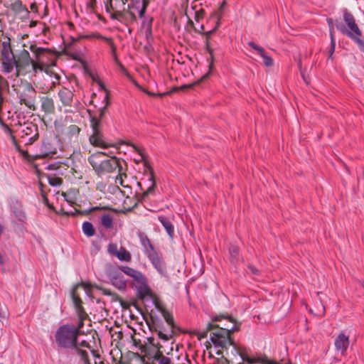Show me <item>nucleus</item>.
I'll return each mask as SVG.
<instances>
[{
	"label": "nucleus",
	"mask_w": 364,
	"mask_h": 364,
	"mask_svg": "<svg viewBox=\"0 0 364 364\" xmlns=\"http://www.w3.org/2000/svg\"><path fill=\"white\" fill-rule=\"evenodd\" d=\"M342 12L346 24L338 19H336L334 23L332 18H328L326 21L329 31H334V27H336L337 30L342 34L347 36L353 41L358 45L360 51L364 52V41L360 38L362 31L357 25L354 16L347 9H344Z\"/></svg>",
	"instance_id": "obj_1"
},
{
	"label": "nucleus",
	"mask_w": 364,
	"mask_h": 364,
	"mask_svg": "<svg viewBox=\"0 0 364 364\" xmlns=\"http://www.w3.org/2000/svg\"><path fill=\"white\" fill-rule=\"evenodd\" d=\"M105 152L97 151L91 154L87 159L97 176L111 173L117 170L118 172L123 171L122 163H125L124 161L115 156L111 159H105Z\"/></svg>",
	"instance_id": "obj_2"
},
{
	"label": "nucleus",
	"mask_w": 364,
	"mask_h": 364,
	"mask_svg": "<svg viewBox=\"0 0 364 364\" xmlns=\"http://www.w3.org/2000/svg\"><path fill=\"white\" fill-rule=\"evenodd\" d=\"M240 329V327L233 324L231 327H217L215 328V331L210 333V339L216 348H220L222 349L228 350L230 346H232L231 353L233 355H237L235 354V348H243L244 347L235 343L231 338V334L234 331H237Z\"/></svg>",
	"instance_id": "obj_3"
},
{
	"label": "nucleus",
	"mask_w": 364,
	"mask_h": 364,
	"mask_svg": "<svg viewBox=\"0 0 364 364\" xmlns=\"http://www.w3.org/2000/svg\"><path fill=\"white\" fill-rule=\"evenodd\" d=\"M14 68L16 77L28 76L29 78L36 76L38 70H42L41 65L31 58L30 53L26 49H22L17 54Z\"/></svg>",
	"instance_id": "obj_4"
},
{
	"label": "nucleus",
	"mask_w": 364,
	"mask_h": 364,
	"mask_svg": "<svg viewBox=\"0 0 364 364\" xmlns=\"http://www.w3.org/2000/svg\"><path fill=\"white\" fill-rule=\"evenodd\" d=\"M55 339L60 348H75L78 344V328L73 324H63L55 331Z\"/></svg>",
	"instance_id": "obj_5"
},
{
	"label": "nucleus",
	"mask_w": 364,
	"mask_h": 364,
	"mask_svg": "<svg viewBox=\"0 0 364 364\" xmlns=\"http://www.w3.org/2000/svg\"><path fill=\"white\" fill-rule=\"evenodd\" d=\"M91 133L89 136V141L94 146L107 149L113 146L104 134L102 122L100 119L90 117Z\"/></svg>",
	"instance_id": "obj_6"
},
{
	"label": "nucleus",
	"mask_w": 364,
	"mask_h": 364,
	"mask_svg": "<svg viewBox=\"0 0 364 364\" xmlns=\"http://www.w3.org/2000/svg\"><path fill=\"white\" fill-rule=\"evenodd\" d=\"M132 285L136 288V296L139 299L144 300L146 297H149L154 302L158 299L149 287L147 278L141 272L138 277L133 279Z\"/></svg>",
	"instance_id": "obj_7"
},
{
	"label": "nucleus",
	"mask_w": 364,
	"mask_h": 364,
	"mask_svg": "<svg viewBox=\"0 0 364 364\" xmlns=\"http://www.w3.org/2000/svg\"><path fill=\"white\" fill-rule=\"evenodd\" d=\"M128 0H106L105 10L113 20H118L127 14Z\"/></svg>",
	"instance_id": "obj_8"
},
{
	"label": "nucleus",
	"mask_w": 364,
	"mask_h": 364,
	"mask_svg": "<svg viewBox=\"0 0 364 364\" xmlns=\"http://www.w3.org/2000/svg\"><path fill=\"white\" fill-rule=\"evenodd\" d=\"M127 14L130 17L132 22H137L138 18L144 17L149 6L148 0H129Z\"/></svg>",
	"instance_id": "obj_9"
},
{
	"label": "nucleus",
	"mask_w": 364,
	"mask_h": 364,
	"mask_svg": "<svg viewBox=\"0 0 364 364\" xmlns=\"http://www.w3.org/2000/svg\"><path fill=\"white\" fill-rule=\"evenodd\" d=\"M106 274L111 284L121 291L127 290V281L122 273L115 267L109 266L106 268Z\"/></svg>",
	"instance_id": "obj_10"
},
{
	"label": "nucleus",
	"mask_w": 364,
	"mask_h": 364,
	"mask_svg": "<svg viewBox=\"0 0 364 364\" xmlns=\"http://www.w3.org/2000/svg\"><path fill=\"white\" fill-rule=\"evenodd\" d=\"M18 98L21 105H24L30 109H36V91L31 84H26L23 91L18 94Z\"/></svg>",
	"instance_id": "obj_11"
},
{
	"label": "nucleus",
	"mask_w": 364,
	"mask_h": 364,
	"mask_svg": "<svg viewBox=\"0 0 364 364\" xmlns=\"http://www.w3.org/2000/svg\"><path fill=\"white\" fill-rule=\"evenodd\" d=\"M149 330L153 333L155 332L157 333L159 338L164 341H168L171 340L173 334L175 333V331L172 329V328H165L162 321H152V323L149 322H146Z\"/></svg>",
	"instance_id": "obj_12"
},
{
	"label": "nucleus",
	"mask_w": 364,
	"mask_h": 364,
	"mask_svg": "<svg viewBox=\"0 0 364 364\" xmlns=\"http://www.w3.org/2000/svg\"><path fill=\"white\" fill-rule=\"evenodd\" d=\"M235 354H238L242 359L240 364H274V363L270 362L267 358L262 357H251L249 355L247 349L244 347L243 348H235Z\"/></svg>",
	"instance_id": "obj_13"
},
{
	"label": "nucleus",
	"mask_w": 364,
	"mask_h": 364,
	"mask_svg": "<svg viewBox=\"0 0 364 364\" xmlns=\"http://www.w3.org/2000/svg\"><path fill=\"white\" fill-rule=\"evenodd\" d=\"M146 255L157 272L162 275L165 274L166 272V266L161 255L154 250L150 252H147Z\"/></svg>",
	"instance_id": "obj_14"
},
{
	"label": "nucleus",
	"mask_w": 364,
	"mask_h": 364,
	"mask_svg": "<svg viewBox=\"0 0 364 364\" xmlns=\"http://www.w3.org/2000/svg\"><path fill=\"white\" fill-rule=\"evenodd\" d=\"M141 19V28L144 30V33L146 37V39L149 43L154 41V36L152 32V25H153V17L150 16H146L144 14V17L139 18Z\"/></svg>",
	"instance_id": "obj_15"
},
{
	"label": "nucleus",
	"mask_w": 364,
	"mask_h": 364,
	"mask_svg": "<svg viewBox=\"0 0 364 364\" xmlns=\"http://www.w3.org/2000/svg\"><path fill=\"white\" fill-rule=\"evenodd\" d=\"M350 344L349 337L343 332L340 333L335 338L334 346L336 350L341 353L342 355H345Z\"/></svg>",
	"instance_id": "obj_16"
},
{
	"label": "nucleus",
	"mask_w": 364,
	"mask_h": 364,
	"mask_svg": "<svg viewBox=\"0 0 364 364\" xmlns=\"http://www.w3.org/2000/svg\"><path fill=\"white\" fill-rule=\"evenodd\" d=\"M154 304L156 309H157L161 312L169 327L172 328V329L175 331V329L177 328V326L174 322V318L172 314L161 304L158 299L154 301Z\"/></svg>",
	"instance_id": "obj_17"
},
{
	"label": "nucleus",
	"mask_w": 364,
	"mask_h": 364,
	"mask_svg": "<svg viewBox=\"0 0 364 364\" xmlns=\"http://www.w3.org/2000/svg\"><path fill=\"white\" fill-rule=\"evenodd\" d=\"M58 95L63 106H73L74 93L72 90L63 87L58 91Z\"/></svg>",
	"instance_id": "obj_18"
},
{
	"label": "nucleus",
	"mask_w": 364,
	"mask_h": 364,
	"mask_svg": "<svg viewBox=\"0 0 364 364\" xmlns=\"http://www.w3.org/2000/svg\"><path fill=\"white\" fill-rule=\"evenodd\" d=\"M16 59L17 55H2V72L6 74L11 73L15 68Z\"/></svg>",
	"instance_id": "obj_19"
},
{
	"label": "nucleus",
	"mask_w": 364,
	"mask_h": 364,
	"mask_svg": "<svg viewBox=\"0 0 364 364\" xmlns=\"http://www.w3.org/2000/svg\"><path fill=\"white\" fill-rule=\"evenodd\" d=\"M41 102V110L47 114L55 112V103L53 97L49 96H43L40 98Z\"/></svg>",
	"instance_id": "obj_20"
},
{
	"label": "nucleus",
	"mask_w": 364,
	"mask_h": 364,
	"mask_svg": "<svg viewBox=\"0 0 364 364\" xmlns=\"http://www.w3.org/2000/svg\"><path fill=\"white\" fill-rule=\"evenodd\" d=\"M247 44L259 54L263 59V63L266 66L269 67L273 65L272 58L269 55H266L264 49L262 47L257 45L253 41H249Z\"/></svg>",
	"instance_id": "obj_21"
},
{
	"label": "nucleus",
	"mask_w": 364,
	"mask_h": 364,
	"mask_svg": "<svg viewBox=\"0 0 364 364\" xmlns=\"http://www.w3.org/2000/svg\"><path fill=\"white\" fill-rule=\"evenodd\" d=\"M139 153L141 156V161H144V166L148 168V169L151 172V175H150V181H151V186L150 187H149L147 188V190L146 191H144L142 195H141V200H144L146 196H149V194L151 193L154 192V187H155V181L154 180V172H153V169L151 167L150 165L148 164V162L145 161V156L144 154V153L141 151V150H139Z\"/></svg>",
	"instance_id": "obj_22"
},
{
	"label": "nucleus",
	"mask_w": 364,
	"mask_h": 364,
	"mask_svg": "<svg viewBox=\"0 0 364 364\" xmlns=\"http://www.w3.org/2000/svg\"><path fill=\"white\" fill-rule=\"evenodd\" d=\"M111 249H114L115 256L120 261L129 262L131 260V255L124 247H121L118 250L116 244H109V250H111Z\"/></svg>",
	"instance_id": "obj_23"
},
{
	"label": "nucleus",
	"mask_w": 364,
	"mask_h": 364,
	"mask_svg": "<svg viewBox=\"0 0 364 364\" xmlns=\"http://www.w3.org/2000/svg\"><path fill=\"white\" fill-rule=\"evenodd\" d=\"M159 221L161 223L171 239L174 237V226L169 218L164 215L158 216Z\"/></svg>",
	"instance_id": "obj_24"
},
{
	"label": "nucleus",
	"mask_w": 364,
	"mask_h": 364,
	"mask_svg": "<svg viewBox=\"0 0 364 364\" xmlns=\"http://www.w3.org/2000/svg\"><path fill=\"white\" fill-rule=\"evenodd\" d=\"M161 348L162 346H159L158 349L153 353L151 356L153 360L157 361L159 364H173L171 358L164 355L163 352L161 350Z\"/></svg>",
	"instance_id": "obj_25"
},
{
	"label": "nucleus",
	"mask_w": 364,
	"mask_h": 364,
	"mask_svg": "<svg viewBox=\"0 0 364 364\" xmlns=\"http://www.w3.org/2000/svg\"><path fill=\"white\" fill-rule=\"evenodd\" d=\"M139 238L140 240L141 245L144 248V252L146 255L147 252H150L155 250L150 240L145 233L140 232L139 234Z\"/></svg>",
	"instance_id": "obj_26"
},
{
	"label": "nucleus",
	"mask_w": 364,
	"mask_h": 364,
	"mask_svg": "<svg viewBox=\"0 0 364 364\" xmlns=\"http://www.w3.org/2000/svg\"><path fill=\"white\" fill-rule=\"evenodd\" d=\"M117 268L122 273H124L125 274L129 276L133 279H134L136 277L139 275L141 272L134 269L132 267H129L128 266H117Z\"/></svg>",
	"instance_id": "obj_27"
},
{
	"label": "nucleus",
	"mask_w": 364,
	"mask_h": 364,
	"mask_svg": "<svg viewBox=\"0 0 364 364\" xmlns=\"http://www.w3.org/2000/svg\"><path fill=\"white\" fill-rule=\"evenodd\" d=\"M215 327H217V324L208 323L205 329L201 331H196L193 333L197 336L198 340H201L206 338L208 336V332L214 330Z\"/></svg>",
	"instance_id": "obj_28"
},
{
	"label": "nucleus",
	"mask_w": 364,
	"mask_h": 364,
	"mask_svg": "<svg viewBox=\"0 0 364 364\" xmlns=\"http://www.w3.org/2000/svg\"><path fill=\"white\" fill-rule=\"evenodd\" d=\"M101 225L106 229L113 227V217L109 213H104L100 217Z\"/></svg>",
	"instance_id": "obj_29"
},
{
	"label": "nucleus",
	"mask_w": 364,
	"mask_h": 364,
	"mask_svg": "<svg viewBox=\"0 0 364 364\" xmlns=\"http://www.w3.org/2000/svg\"><path fill=\"white\" fill-rule=\"evenodd\" d=\"M41 153L43 155V156H48L50 155H53L56 154V148L51 147L50 144L49 142H43L41 148Z\"/></svg>",
	"instance_id": "obj_30"
},
{
	"label": "nucleus",
	"mask_w": 364,
	"mask_h": 364,
	"mask_svg": "<svg viewBox=\"0 0 364 364\" xmlns=\"http://www.w3.org/2000/svg\"><path fill=\"white\" fill-rule=\"evenodd\" d=\"M82 228L83 233L89 237L94 236L95 234V230L93 227V225L90 222H84L82 223Z\"/></svg>",
	"instance_id": "obj_31"
},
{
	"label": "nucleus",
	"mask_w": 364,
	"mask_h": 364,
	"mask_svg": "<svg viewBox=\"0 0 364 364\" xmlns=\"http://www.w3.org/2000/svg\"><path fill=\"white\" fill-rule=\"evenodd\" d=\"M80 132V129L75 124L70 125L67 129V134L70 140H72L73 139H77Z\"/></svg>",
	"instance_id": "obj_32"
},
{
	"label": "nucleus",
	"mask_w": 364,
	"mask_h": 364,
	"mask_svg": "<svg viewBox=\"0 0 364 364\" xmlns=\"http://www.w3.org/2000/svg\"><path fill=\"white\" fill-rule=\"evenodd\" d=\"M44 176L47 178L48 183L54 187L59 186L62 184L63 180L62 178L55 176V175L50 174H44Z\"/></svg>",
	"instance_id": "obj_33"
},
{
	"label": "nucleus",
	"mask_w": 364,
	"mask_h": 364,
	"mask_svg": "<svg viewBox=\"0 0 364 364\" xmlns=\"http://www.w3.org/2000/svg\"><path fill=\"white\" fill-rule=\"evenodd\" d=\"M223 319H226V320H228L230 323H235V318L233 317L229 316L228 314H219V315L213 316L211 317V320H212L213 323L220 321Z\"/></svg>",
	"instance_id": "obj_34"
},
{
	"label": "nucleus",
	"mask_w": 364,
	"mask_h": 364,
	"mask_svg": "<svg viewBox=\"0 0 364 364\" xmlns=\"http://www.w3.org/2000/svg\"><path fill=\"white\" fill-rule=\"evenodd\" d=\"M81 358L82 361L89 359L88 353L85 350H82L78 347V344H75V348H71Z\"/></svg>",
	"instance_id": "obj_35"
},
{
	"label": "nucleus",
	"mask_w": 364,
	"mask_h": 364,
	"mask_svg": "<svg viewBox=\"0 0 364 364\" xmlns=\"http://www.w3.org/2000/svg\"><path fill=\"white\" fill-rule=\"evenodd\" d=\"M103 294L112 296V301H118L122 305L124 303L123 299L117 294L112 292L109 289H104Z\"/></svg>",
	"instance_id": "obj_36"
},
{
	"label": "nucleus",
	"mask_w": 364,
	"mask_h": 364,
	"mask_svg": "<svg viewBox=\"0 0 364 364\" xmlns=\"http://www.w3.org/2000/svg\"><path fill=\"white\" fill-rule=\"evenodd\" d=\"M226 2L223 1L220 4L219 8L218 11H214L211 14V18H215L216 21H218V17L219 15H221V18H223V14L224 11V9L225 6Z\"/></svg>",
	"instance_id": "obj_37"
},
{
	"label": "nucleus",
	"mask_w": 364,
	"mask_h": 364,
	"mask_svg": "<svg viewBox=\"0 0 364 364\" xmlns=\"http://www.w3.org/2000/svg\"><path fill=\"white\" fill-rule=\"evenodd\" d=\"M46 73L50 75L51 79L53 80L52 85L55 87L56 85L60 83V80L61 78L60 75L53 71L47 70Z\"/></svg>",
	"instance_id": "obj_38"
},
{
	"label": "nucleus",
	"mask_w": 364,
	"mask_h": 364,
	"mask_svg": "<svg viewBox=\"0 0 364 364\" xmlns=\"http://www.w3.org/2000/svg\"><path fill=\"white\" fill-rule=\"evenodd\" d=\"M220 21H221V15H219L218 17V21H216V22H215V26H214V28L213 29H211V30L204 33V34L205 35V37H206V40H209L210 41L211 35L220 26Z\"/></svg>",
	"instance_id": "obj_39"
},
{
	"label": "nucleus",
	"mask_w": 364,
	"mask_h": 364,
	"mask_svg": "<svg viewBox=\"0 0 364 364\" xmlns=\"http://www.w3.org/2000/svg\"><path fill=\"white\" fill-rule=\"evenodd\" d=\"M77 288V287H75L74 288L72 289L71 291V297L75 306L82 304V301L80 296L76 294Z\"/></svg>",
	"instance_id": "obj_40"
},
{
	"label": "nucleus",
	"mask_w": 364,
	"mask_h": 364,
	"mask_svg": "<svg viewBox=\"0 0 364 364\" xmlns=\"http://www.w3.org/2000/svg\"><path fill=\"white\" fill-rule=\"evenodd\" d=\"M16 219L20 222H24L26 218L25 213L21 209H16L13 210Z\"/></svg>",
	"instance_id": "obj_41"
},
{
	"label": "nucleus",
	"mask_w": 364,
	"mask_h": 364,
	"mask_svg": "<svg viewBox=\"0 0 364 364\" xmlns=\"http://www.w3.org/2000/svg\"><path fill=\"white\" fill-rule=\"evenodd\" d=\"M123 176H124L126 178L127 174L124 173H122V171L118 172V176L116 178V183H119L122 186H123L124 188H127L129 190H131V187L129 185L124 184Z\"/></svg>",
	"instance_id": "obj_42"
},
{
	"label": "nucleus",
	"mask_w": 364,
	"mask_h": 364,
	"mask_svg": "<svg viewBox=\"0 0 364 364\" xmlns=\"http://www.w3.org/2000/svg\"><path fill=\"white\" fill-rule=\"evenodd\" d=\"M30 50L34 53L37 58H38L43 53L45 49L41 47H36L34 45H31L30 46Z\"/></svg>",
	"instance_id": "obj_43"
},
{
	"label": "nucleus",
	"mask_w": 364,
	"mask_h": 364,
	"mask_svg": "<svg viewBox=\"0 0 364 364\" xmlns=\"http://www.w3.org/2000/svg\"><path fill=\"white\" fill-rule=\"evenodd\" d=\"M146 341H147L146 342L145 344H149L151 346V347L153 348V353L158 349V347H159V346H161L159 343H155L154 338L153 337L146 338Z\"/></svg>",
	"instance_id": "obj_44"
},
{
	"label": "nucleus",
	"mask_w": 364,
	"mask_h": 364,
	"mask_svg": "<svg viewBox=\"0 0 364 364\" xmlns=\"http://www.w3.org/2000/svg\"><path fill=\"white\" fill-rule=\"evenodd\" d=\"M75 310H76V312H77L78 318H80V316H82V317H87V314L85 312V311L83 306H82V304L75 306Z\"/></svg>",
	"instance_id": "obj_45"
},
{
	"label": "nucleus",
	"mask_w": 364,
	"mask_h": 364,
	"mask_svg": "<svg viewBox=\"0 0 364 364\" xmlns=\"http://www.w3.org/2000/svg\"><path fill=\"white\" fill-rule=\"evenodd\" d=\"M204 16L205 11L203 9L195 11L194 19L196 22L198 23L201 19L204 18Z\"/></svg>",
	"instance_id": "obj_46"
},
{
	"label": "nucleus",
	"mask_w": 364,
	"mask_h": 364,
	"mask_svg": "<svg viewBox=\"0 0 364 364\" xmlns=\"http://www.w3.org/2000/svg\"><path fill=\"white\" fill-rule=\"evenodd\" d=\"M247 269L250 270V273L255 276L260 274V271L252 264H249Z\"/></svg>",
	"instance_id": "obj_47"
},
{
	"label": "nucleus",
	"mask_w": 364,
	"mask_h": 364,
	"mask_svg": "<svg viewBox=\"0 0 364 364\" xmlns=\"http://www.w3.org/2000/svg\"><path fill=\"white\" fill-rule=\"evenodd\" d=\"M33 129H34L36 132L37 131V127H36L34 125H32L31 127H26V129H23L22 130V132L26 135H30L31 134Z\"/></svg>",
	"instance_id": "obj_48"
},
{
	"label": "nucleus",
	"mask_w": 364,
	"mask_h": 364,
	"mask_svg": "<svg viewBox=\"0 0 364 364\" xmlns=\"http://www.w3.org/2000/svg\"><path fill=\"white\" fill-rule=\"evenodd\" d=\"M107 104L105 105L103 107L100 109L98 116H94L95 117L100 119L101 122H102V119L105 115V112L107 109Z\"/></svg>",
	"instance_id": "obj_49"
},
{
	"label": "nucleus",
	"mask_w": 364,
	"mask_h": 364,
	"mask_svg": "<svg viewBox=\"0 0 364 364\" xmlns=\"http://www.w3.org/2000/svg\"><path fill=\"white\" fill-rule=\"evenodd\" d=\"M7 55H14L11 48H2L1 56Z\"/></svg>",
	"instance_id": "obj_50"
},
{
	"label": "nucleus",
	"mask_w": 364,
	"mask_h": 364,
	"mask_svg": "<svg viewBox=\"0 0 364 364\" xmlns=\"http://www.w3.org/2000/svg\"><path fill=\"white\" fill-rule=\"evenodd\" d=\"M100 38H102V39L105 40L109 43V45L112 46L113 52L114 53L115 52V46L114 45V43H113L112 38L104 37L102 36H100Z\"/></svg>",
	"instance_id": "obj_51"
},
{
	"label": "nucleus",
	"mask_w": 364,
	"mask_h": 364,
	"mask_svg": "<svg viewBox=\"0 0 364 364\" xmlns=\"http://www.w3.org/2000/svg\"><path fill=\"white\" fill-rule=\"evenodd\" d=\"M87 317H82L80 316V318H78L79 319V321H78V323H77V326H76V328H78V335L80 334V328H82L84 326V320Z\"/></svg>",
	"instance_id": "obj_52"
},
{
	"label": "nucleus",
	"mask_w": 364,
	"mask_h": 364,
	"mask_svg": "<svg viewBox=\"0 0 364 364\" xmlns=\"http://www.w3.org/2000/svg\"><path fill=\"white\" fill-rule=\"evenodd\" d=\"M205 48H206L207 51H208L210 54H212V53H213V48H211L210 43V41H209V40H205Z\"/></svg>",
	"instance_id": "obj_53"
},
{
	"label": "nucleus",
	"mask_w": 364,
	"mask_h": 364,
	"mask_svg": "<svg viewBox=\"0 0 364 364\" xmlns=\"http://www.w3.org/2000/svg\"><path fill=\"white\" fill-rule=\"evenodd\" d=\"M58 168H59V166H57L56 164H49L48 165L46 168L48 169V170H55L57 169Z\"/></svg>",
	"instance_id": "obj_54"
},
{
	"label": "nucleus",
	"mask_w": 364,
	"mask_h": 364,
	"mask_svg": "<svg viewBox=\"0 0 364 364\" xmlns=\"http://www.w3.org/2000/svg\"><path fill=\"white\" fill-rule=\"evenodd\" d=\"M330 38H331V43L336 44V41L334 38V31H329Z\"/></svg>",
	"instance_id": "obj_55"
},
{
	"label": "nucleus",
	"mask_w": 364,
	"mask_h": 364,
	"mask_svg": "<svg viewBox=\"0 0 364 364\" xmlns=\"http://www.w3.org/2000/svg\"><path fill=\"white\" fill-rule=\"evenodd\" d=\"M114 59H115V62L117 63V65L120 67V68L124 71H126L124 65L118 60L116 55H114Z\"/></svg>",
	"instance_id": "obj_56"
},
{
	"label": "nucleus",
	"mask_w": 364,
	"mask_h": 364,
	"mask_svg": "<svg viewBox=\"0 0 364 364\" xmlns=\"http://www.w3.org/2000/svg\"><path fill=\"white\" fill-rule=\"evenodd\" d=\"M336 44L331 43V47L329 49V53H331V55H333V53L335 51Z\"/></svg>",
	"instance_id": "obj_57"
},
{
	"label": "nucleus",
	"mask_w": 364,
	"mask_h": 364,
	"mask_svg": "<svg viewBox=\"0 0 364 364\" xmlns=\"http://www.w3.org/2000/svg\"><path fill=\"white\" fill-rule=\"evenodd\" d=\"M80 345L81 346H82V347H85V348H90V344H89L87 341H82L80 343Z\"/></svg>",
	"instance_id": "obj_58"
},
{
	"label": "nucleus",
	"mask_w": 364,
	"mask_h": 364,
	"mask_svg": "<svg viewBox=\"0 0 364 364\" xmlns=\"http://www.w3.org/2000/svg\"><path fill=\"white\" fill-rule=\"evenodd\" d=\"M151 1V0H148L149 4H150ZM152 1L156 2L157 4H159L161 3L166 4V0H152Z\"/></svg>",
	"instance_id": "obj_59"
},
{
	"label": "nucleus",
	"mask_w": 364,
	"mask_h": 364,
	"mask_svg": "<svg viewBox=\"0 0 364 364\" xmlns=\"http://www.w3.org/2000/svg\"><path fill=\"white\" fill-rule=\"evenodd\" d=\"M2 47H3V48H11L10 43H9V42L4 41V42L2 43Z\"/></svg>",
	"instance_id": "obj_60"
},
{
	"label": "nucleus",
	"mask_w": 364,
	"mask_h": 364,
	"mask_svg": "<svg viewBox=\"0 0 364 364\" xmlns=\"http://www.w3.org/2000/svg\"><path fill=\"white\" fill-rule=\"evenodd\" d=\"M196 32L201 33L203 31H204V26L203 24L200 25V30H197L195 28Z\"/></svg>",
	"instance_id": "obj_61"
},
{
	"label": "nucleus",
	"mask_w": 364,
	"mask_h": 364,
	"mask_svg": "<svg viewBox=\"0 0 364 364\" xmlns=\"http://www.w3.org/2000/svg\"><path fill=\"white\" fill-rule=\"evenodd\" d=\"M223 358V360H222V363L221 364H228L229 363V360L226 358H224L223 356H222Z\"/></svg>",
	"instance_id": "obj_62"
},
{
	"label": "nucleus",
	"mask_w": 364,
	"mask_h": 364,
	"mask_svg": "<svg viewBox=\"0 0 364 364\" xmlns=\"http://www.w3.org/2000/svg\"><path fill=\"white\" fill-rule=\"evenodd\" d=\"M6 311H1L0 312V319L2 318H6Z\"/></svg>",
	"instance_id": "obj_63"
},
{
	"label": "nucleus",
	"mask_w": 364,
	"mask_h": 364,
	"mask_svg": "<svg viewBox=\"0 0 364 364\" xmlns=\"http://www.w3.org/2000/svg\"><path fill=\"white\" fill-rule=\"evenodd\" d=\"M83 363L84 364H91L90 359L84 360Z\"/></svg>",
	"instance_id": "obj_64"
}]
</instances>
